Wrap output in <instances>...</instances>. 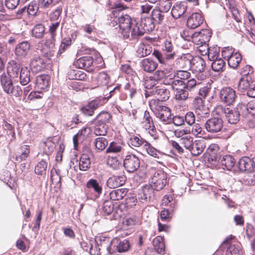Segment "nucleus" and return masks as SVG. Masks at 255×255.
Here are the masks:
<instances>
[{"label": "nucleus", "instance_id": "nucleus-1", "mask_svg": "<svg viewBox=\"0 0 255 255\" xmlns=\"http://www.w3.org/2000/svg\"><path fill=\"white\" fill-rule=\"evenodd\" d=\"M0 81L4 92L8 95L16 97L21 96L23 93L26 96L31 90V88L29 86L24 88L23 90H22L20 86L13 85L11 79L7 76L5 73H3L1 75Z\"/></svg>", "mask_w": 255, "mask_h": 255}, {"label": "nucleus", "instance_id": "nucleus-2", "mask_svg": "<svg viewBox=\"0 0 255 255\" xmlns=\"http://www.w3.org/2000/svg\"><path fill=\"white\" fill-rule=\"evenodd\" d=\"M243 101L239 103L236 108L231 109L228 108H224L222 106H219L217 110L224 113L228 122L231 124H237L240 119V117H246V108L243 104Z\"/></svg>", "mask_w": 255, "mask_h": 255}, {"label": "nucleus", "instance_id": "nucleus-3", "mask_svg": "<svg viewBox=\"0 0 255 255\" xmlns=\"http://www.w3.org/2000/svg\"><path fill=\"white\" fill-rule=\"evenodd\" d=\"M150 107L156 118L163 124L171 123V113L168 107L159 105L156 103L155 101L150 102Z\"/></svg>", "mask_w": 255, "mask_h": 255}, {"label": "nucleus", "instance_id": "nucleus-4", "mask_svg": "<svg viewBox=\"0 0 255 255\" xmlns=\"http://www.w3.org/2000/svg\"><path fill=\"white\" fill-rule=\"evenodd\" d=\"M187 31H184L181 33V36L186 40L192 41L195 44H201L207 43L210 40L211 37V31L207 29H203L198 32H195L191 35H186Z\"/></svg>", "mask_w": 255, "mask_h": 255}, {"label": "nucleus", "instance_id": "nucleus-5", "mask_svg": "<svg viewBox=\"0 0 255 255\" xmlns=\"http://www.w3.org/2000/svg\"><path fill=\"white\" fill-rule=\"evenodd\" d=\"M104 242L101 243L102 248H105L107 253L109 255L112 254L115 249L118 252L120 253L126 252L128 251L130 248V244L129 241L126 239L121 240L118 238L114 239L110 244L108 243L107 246L104 245Z\"/></svg>", "mask_w": 255, "mask_h": 255}, {"label": "nucleus", "instance_id": "nucleus-6", "mask_svg": "<svg viewBox=\"0 0 255 255\" xmlns=\"http://www.w3.org/2000/svg\"><path fill=\"white\" fill-rule=\"evenodd\" d=\"M238 89L240 91H247V96L255 98V80L249 74V72L240 79L238 84Z\"/></svg>", "mask_w": 255, "mask_h": 255}, {"label": "nucleus", "instance_id": "nucleus-7", "mask_svg": "<svg viewBox=\"0 0 255 255\" xmlns=\"http://www.w3.org/2000/svg\"><path fill=\"white\" fill-rule=\"evenodd\" d=\"M205 67L206 62L203 58L200 57H192L189 69L196 74V77L198 80H203L206 79V75L204 74Z\"/></svg>", "mask_w": 255, "mask_h": 255}, {"label": "nucleus", "instance_id": "nucleus-8", "mask_svg": "<svg viewBox=\"0 0 255 255\" xmlns=\"http://www.w3.org/2000/svg\"><path fill=\"white\" fill-rule=\"evenodd\" d=\"M166 174L161 170L156 171L150 178L149 182L151 187L156 191L162 190L167 183Z\"/></svg>", "mask_w": 255, "mask_h": 255}, {"label": "nucleus", "instance_id": "nucleus-9", "mask_svg": "<svg viewBox=\"0 0 255 255\" xmlns=\"http://www.w3.org/2000/svg\"><path fill=\"white\" fill-rule=\"evenodd\" d=\"M226 244L227 249V255H243L241 244L236 241L234 237L227 238L224 242Z\"/></svg>", "mask_w": 255, "mask_h": 255}, {"label": "nucleus", "instance_id": "nucleus-10", "mask_svg": "<svg viewBox=\"0 0 255 255\" xmlns=\"http://www.w3.org/2000/svg\"><path fill=\"white\" fill-rule=\"evenodd\" d=\"M237 98L236 91L230 87L222 88L219 94L221 102L227 105H233Z\"/></svg>", "mask_w": 255, "mask_h": 255}, {"label": "nucleus", "instance_id": "nucleus-11", "mask_svg": "<svg viewBox=\"0 0 255 255\" xmlns=\"http://www.w3.org/2000/svg\"><path fill=\"white\" fill-rule=\"evenodd\" d=\"M223 127V121L220 117L211 118L206 122L204 127L211 133H216L221 131Z\"/></svg>", "mask_w": 255, "mask_h": 255}, {"label": "nucleus", "instance_id": "nucleus-12", "mask_svg": "<svg viewBox=\"0 0 255 255\" xmlns=\"http://www.w3.org/2000/svg\"><path fill=\"white\" fill-rule=\"evenodd\" d=\"M123 164L128 172H133L139 167L140 160L134 154H129L126 156Z\"/></svg>", "mask_w": 255, "mask_h": 255}, {"label": "nucleus", "instance_id": "nucleus-13", "mask_svg": "<svg viewBox=\"0 0 255 255\" xmlns=\"http://www.w3.org/2000/svg\"><path fill=\"white\" fill-rule=\"evenodd\" d=\"M127 35L124 33H121L124 39H128L129 40H137L143 35L142 29H140L139 25L138 23L132 24V26L125 30Z\"/></svg>", "mask_w": 255, "mask_h": 255}, {"label": "nucleus", "instance_id": "nucleus-14", "mask_svg": "<svg viewBox=\"0 0 255 255\" xmlns=\"http://www.w3.org/2000/svg\"><path fill=\"white\" fill-rule=\"evenodd\" d=\"M117 20L118 21V26L120 28L119 32L121 33H124L125 35H127L126 30H127L130 26H132V24L135 23L132 20L131 17L128 14H122L119 15Z\"/></svg>", "mask_w": 255, "mask_h": 255}, {"label": "nucleus", "instance_id": "nucleus-15", "mask_svg": "<svg viewBox=\"0 0 255 255\" xmlns=\"http://www.w3.org/2000/svg\"><path fill=\"white\" fill-rule=\"evenodd\" d=\"M193 105L197 115H200L202 117L208 116L210 113V110L204 105L202 98L199 97L195 98L193 100Z\"/></svg>", "mask_w": 255, "mask_h": 255}, {"label": "nucleus", "instance_id": "nucleus-16", "mask_svg": "<svg viewBox=\"0 0 255 255\" xmlns=\"http://www.w3.org/2000/svg\"><path fill=\"white\" fill-rule=\"evenodd\" d=\"M154 190L150 185H146L139 190L138 199L142 202L151 201L154 197Z\"/></svg>", "mask_w": 255, "mask_h": 255}, {"label": "nucleus", "instance_id": "nucleus-17", "mask_svg": "<svg viewBox=\"0 0 255 255\" xmlns=\"http://www.w3.org/2000/svg\"><path fill=\"white\" fill-rule=\"evenodd\" d=\"M239 168L241 171L251 172L255 169L254 157L253 159L245 156L241 158L238 162Z\"/></svg>", "mask_w": 255, "mask_h": 255}, {"label": "nucleus", "instance_id": "nucleus-18", "mask_svg": "<svg viewBox=\"0 0 255 255\" xmlns=\"http://www.w3.org/2000/svg\"><path fill=\"white\" fill-rule=\"evenodd\" d=\"M21 67H23L21 66L19 62L13 60H10L7 63V72L8 75L7 76L9 78L10 77L18 78Z\"/></svg>", "mask_w": 255, "mask_h": 255}, {"label": "nucleus", "instance_id": "nucleus-19", "mask_svg": "<svg viewBox=\"0 0 255 255\" xmlns=\"http://www.w3.org/2000/svg\"><path fill=\"white\" fill-rule=\"evenodd\" d=\"M164 85H169L174 92L178 91V89H182L185 86V83L180 79L176 78L175 75H172L165 79Z\"/></svg>", "mask_w": 255, "mask_h": 255}, {"label": "nucleus", "instance_id": "nucleus-20", "mask_svg": "<svg viewBox=\"0 0 255 255\" xmlns=\"http://www.w3.org/2000/svg\"><path fill=\"white\" fill-rule=\"evenodd\" d=\"M55 38L47 39L45 42L44 45L40 50L41 55L44 57L49 59L53 55V49L55 46Z\"/></svg>", "mask_w": 255, "mask_h": 255}, {"label": "nucleus", "instance_id": "nucleus-21", "mask_svg": "<svg viewBox=\"0 0 255 255\" xmlns=\"http://www.w3.org/2000/svg\"><path fill=\"white\" fill-rule=\"evenodd\" d=\"M30 45L28 41H23L17 45L15 48V54L19 59H23L28 55Z\"/></svg>", "mask_w": 255, "mask_h": 255}, {"label": "nucleus", "instance_id": "nucleus-22", "mask_svg": "<svg viewBox=\"0 0 255 255\" xmlns=\"http://www.w3.org/2000/svg\"><path fill=\"white\" fill-rule=\"evenodd\" d=\"M187 7V5L186 2H176L171 9L172 16L175 19L179 18L185 13Z\"/></svg>", "mask_w": 255, "mask_h": 255}, {"label": "nucleus", "instance_id": "nucleus-23", "mask_svg": "<svg viewBox=\"0 0 255 255\" xmlns=\"http://www.w3.org/2000/svg\"><path fill=\"white\" fill-rule=\"evenodd\" d=\"M192 59V55L190 54H183L182 56L177 58L175 63L179 68L189 69L191 67V62Z\"/></svg>", "mask_w": 255, "mask_h": 255}, {"label": "nucleus", "instance_id": "nucleus-24", "mask_svg": "<svg viewBox=\"0 0 255 255\" xmlns=\"http://www.w3.org/2000/svg\"><path fill=\"white\" fill-rule=\"evenodd\" d=\"M203 22V18L199 12L193 13L187 19V25L189 28L194 29L200 26Z\"/></svg>", "mask_w": 255, "mask_h": 255}, {"label": "nucleus", "instance_id": "nucleus-25", "mask_svg": "<svg viewBox=\"0 0 255 255\" xmlns=\"http://www.w3.org/2000/svg\"><path fill=\"white\" fill-rule=\"evenodd\" d=\"M126 144L123 142L113 141L110 143L106 149L107 153H124L126 151Z\"/></svg>", "mask_w": 255, "mask_h": 255}, {"label": "nucleus", "instance_id": "nucleus-26", "mask_svg": "<svg viewBox=\"0 0 255 255\" xmlns=\"http://www.w3.org/2000/svg\"><path fill=\"white\" fill-rule=\"evenodd\" d=\"M126 177L124 175L113 176L107 182V186L110 188H115L122 186L125 183Z\"/></svg>", "mask_w": 255, "mask_h": 255}, {"label": "nucleus", "instance_id": "nucleus-27", "mask_svg": "<svg viewBox=\"0 0 255 255\" xmlns=\"http://www.w3.org/2000/svg\"><path fill=\"white\" fill-rule=\"evenodd\" d=\"M218 162H220L224 169L226 168L228 170H231L234 166L236 160L232 155H225L221 156L219 158Z\"/></svg>", "mask_w": 255, "mask_h": 255}, {"label": "nucleus", "instance_id": "nucleus-28", "mask_svg": "<svg viewBox=\"0 0 255 255\" xmlns=\"http://www.w3.org/2000/svg\"><path fill=\"white\" fill-rule=\"evenodd\" d=\"M155 23L152 17H147L141 19L139 26L140 29L143 30V34L145 32H150L152 31L155 28Z\"/></svg>", "mask_w": 255, "mask_h": 255}, {"label": "nucleus", "instance_id": "nucleus-29", "mask_svg": "<svg viewBox=\"0 0 255 255\" xmlns=\"http://www.w3.org/2000/svg\"><path fill=\"white\" fill-rule=\"evenodd\" d=\"M206 147L205 142L203 140H196L193 142L189 151L194 156H197L202 153Z\"/></svg>", "mask_w": 255, "mask_h": 255}, {"label": "nucleus", "instance_id": "nucleus-30", "mask_svg": "<svg viewBox=\"0 0 255 255\" xmlns=\"http://www.w3.org/2000/svg\"><path fill=\"white\" fill-rule=\"evenodd\" d=\"M153 92L159 101H165L169 98L170 92L163 86H156Z\"/></svg>", "mask_w": 255, "mask_h": 255}, {"label": "nucleus", "instance_id": "nucleus-31", "mask_svg": "<svg viewBox=\"0 0 255 255\" xmlns=\"http://www.w3.org/2000/svg\"><path fill=\"white\" fill-rule=\"evenodd\" d=\"M91 132V129L89 127H84L80 130L73 137L74 146L76 147L77 146L79 140L82 141L86 138Z\"/></svg>", "mask_w": 255, "mask_h": 255}, {"label": "nucleus", "instance_id": "nucleus-32", "mask_svg": "<svg viewBox=\"0 0 255 255\" xmlns=\"http://www.w3.org/2000/svg\"><path fill=\"white\" fill-rule=\"evenodd\" d=\"M141 66L144 71L151 73L157 68L158 64L153 60L148 58L142 60Z\"/></svg>", "mask_w": 255, "mask_h": 255}, {"label": "nucleus", "instance_id": "nucleus-33", "mask_svg": "<svg viewBox=\"0 0 255 255\" xmlns=\"http://www.w3.org/2000/svg\"><path fill=\"white\" fill-rule=\"evenodd\" d=\"M45 66L44 60L39 56H35L31 60L30 67L36 72L41 71L45 68Z\"/></svg>", "mask_w": 255, "mask_h": 255}, {"label": "nucleus", "instance_id": "nucleus-34", "mask_svg": "<svg viewBox=\"0 0 255 255\" xmlns=\"http://www.w3.org/2000/svg\"><path fill=\"white\" fill-rule=\"evenodd\" d=\"M30 152L29 146L28 145H21L18 149L16 155V160L20 162L25 160L29 155Z\"/></svg>", "mask_w": 255, "mask_h": 255}, {"label": "nucleus", "instance_id": "nucleus-35", "mask_svg": "<svg viewBox=\"0 0 255 255\" xmlns=\"http://www.w3.org/2000/svg\"><path fill=\"white\" fill-rule=\"evenodd\" d=\"M152 51V48L149 45L140 43L136 51V55L139 57H143L149 55Z\"/></svg>", "mask_w": 255, "mask_h": 255}, {"label": "nucleus", "instance_id": "nucleus-36", "mask_svg": "<svg viewBox=\"0 0 255 255\" xmlns=\"http://www.w3.org/2000/svg\"><path fill=\"white\" fill-rule=\"evenodd\" d=\"M204 47L206 48V51L205 54L208 55L209 60L213 61L218 58L220 52L219 47L216 46L215 47H209L208 45H205Z\"/></svg>", "mask_w": 255, "mask_h": 255}, {"label": "nucleus", "instance_id": "nucleus-37", "mask_svg": "<svg viewBox=\"0 0 255 255\" xmlns=\"http://www.w3.org/2000/svg\"><path fill=\"white\" fill-rule=\"evenodd\" d=\"M93 63V58L90 56L82 57L77 60L76 64L79 68H88Z\"/></svg>", "mask_w": 255, "mask_h": 255}, {"label": "nucleus", "instance_id": "nucleus-38", "mask_svg": "<svg viewBox=\"0 0 255 255\" xmlns=\"http://www.w3.org/2000/svg\"><path fill=\"white\" fill-rule=\"evenodd\" d=\"M165 13L157 8L152 10L151 17L155 24H161L164 22Z\"/></svg>", "mask_w": 255, "mask_h": 255}, {"label": "nucleus", "instance_id": "nucleus-39", "mask_svg": "<svg viewBox=\"0 0 255 255\" xmlns=\"http://www.w3.org/2000/svg\"><path fill=\"white\" fill-rule=\"evenodd\" d=\"M155 251L158 254H161L165 251V245L163 239L161 236L155 237L152 241Z\"/></svg>", "mask_w": 255, "mask_h": 255}, {"label": "nucleus", "instance_id": "nucleus-40", "mask_svg": "<svg viewBox=\"0 0 255 255\" xmlns=\"http://www.w3.org/2000/svg\"><path fill=\"white\" fill-rule=\"evenodd\" d=\"M30 73L26 67H21L18 78L22 85H27L30 81Z\"/></svg>", "mask_w": 255, "mask_h": 255}, {"label": "nucleus", "instance_id": "nucleus-41", "mask_svg": "<svg viewBox=\"0 0 255 255\" xmlns=\"http://www.w3.org/2000/svg\"><path fill=\"white\" fill-rule=\"evenodd\" d=\"M242 59L241 54L239 52H235L231 57L229 58L228 60V65L233 69H236L241 63Z\"/></svg>", "mask_w": 255, "mask_h": 255}, {"label": "nucleus", "instance_id": "nucleus-42", "mask_svg": "<svg viewBox=\"0 0 255 255\" xmlns=\"http://www.w3.org/2000/svg\"><path fill=\"white\" fill-rule=\"evenodd\" d=\"M90 165L91 159L90 156L87 154H82L79 160V169L82 171H87L90 167Z\"/></svg>", "mask_w": 255, "mask_h": 255}, {"label": "nucleus", "instance_id": "nucleus-43", "mask_svg": "<svg viewBox=\"0 0 255 255\" xmlns=\"http://www.w3.org/2000/svg\"><path fill=\"white\" fill-rule=\"evenodd\" d=\"M127 193V190L125 188H121L113 190L110 193V197L112 200L118 201L123 199Z\"/></svg>", "mask_w": 255, "mask_h": 255}, {"label": "nucleus", "instance_id": "nucleus-44", "mask_svg": "<svg viewBox=\"0 0 255 255\" xmlns=\"http://www.w3.org/2000/svg\"><path fill=\"white\" fill-rule=\"evenodd\" d=\"M152 54L157 58L159 62L162 64H166L168 61L173 59V54H164L163 56L159 51L154 50Z\"/></svg>", "mask_w": 255, "mask_h": 255}, {"label": "nucleus", "instance_id": "nucleus-45", "mask_svg": "<svg viewBox=\"0 0 255 255\" xmlns=\"http://www.w3.org/2000/svg\"><path fill=\"white\" fill-rule=\"evenodd\" d=\"M45 28L44 25L42 24H37L35 25L31 31L32 36L35 38H42L45 34Z\"/></svg>", "mask_w": 255, "mask_h": 255}, {"label": "nucleus", "instance_id": "nucleus-46", "mask_svg": "<svg viewBox=\"0 0 255 255\" xmlns=\"http://www.w3.org/2000/svg\"><path fill=\"white\" fill-rule=\"evenodd\" d=\"M145 142H147V141L142 138L140 136L130 135L128 144L131 146L139 147L141 145L144 146Z\"/></svg>", "mask_w": 255, "mask_h": 255}, {"label": "nucleus", "instance_id": "nucleus-47", "mask_svg": "<svg viewBox=\"0 0 255 255\" xmlns=\"http://www.w3.org/2000/svg\"><path fill=\"white\" fill-rule=\"evenodd\" d=\"M95 124L94 133L98 135H105L108 129V126L106 124H101L94 122Z\"/></svg>", "mask_w": 255, "mask_h": 255}, {"label": "nucleus", "instance_id": "nucleus-48", "mask_svg": "<svg viewBox=\"0 0 255 255\" xmlns=\"http://www.w3.org/2000/svg\"><path fill=\"white\" fill-rule=\"evenodd\" d=\"M35 83L38 89H45L49 85V77L47 75H39L37 77Z\"/></svg>", "mask_w": 255, "mask_h": 255}, {"label": "nucleus", "instance_id": "nucleus-49", "mask_svg": "<svg viewBox=\"0 0 255 255\" xmlns=\"http://www.w3.org/2000/svg\"><path fill=\"white\" fill-rule=\"evenodd\" d=\"M112 119L111 115L107 112H102L96 117L94 122L107 125Z\"/></svg>", "mask_w": 255, "mask_h": 255}, {"label": "nucleus", "instance_id": "nucleus-50", "mask_svg": "<svg viewBox=\"0 0 255 255\" xmlns=\"http://www.w3.org/2000/svg\"><path fill=\"white\" fill-rule=\"evenodd\" d=\"M211 67L215 72H223L225 68V62L221 58H219L213 61Z\"/></svg>", "mask_w": 255, "mask_h": 255}, {"label": "nucleus", "instance_id": "nucleus-51", "mask_svg": "<svg viewBox=\"0 0 255 255\" xmlns=\"http://www.w3.org/2000/svg\"><path fill=\"white\" fill-rule=\"evenodd\" d=\"M172 4L171 0H158L157 8L164 12H167L171 8Z\"/></svg>", "mask_w": 255, "mask_h": 255}, {"label": "nucleus", "instance_id": "nucleus-52", "mask_svg": "<svg viewBox=\"0 0 255 255\" xmlns=\"http://www.w3.org/2000/svg\"><path fill=\"white\" fill-rule=\"evenodd\" d=\"M94 144L97 150L102 151L108 146V141L105 137H99L95 139Z\"/></svg>", "mask_w": 255, "mask_h": 255}, {"label": "nucleus", "instance_id": "nucleus-53", "mask_svg": "<svg viewBox=\"0 0 255 255\" xmlns=\"http://www.w3.org/2000/svg\"><path fill=\"white\" fill-rule=\"evenodd\" d=\"M47 163L43 159L37 163L35 167V172L37 175H43L46 173Z\"/></svg>", "mask_w": 255, "mask_h": 255}, {"label": "nucleus", "instance_id": "nucleus-54", "mask_svg": "<svg viewBox=\"0 0 255 255\" xmlns=\"http://www.w3.org/2000/svg\"><path fill=\"white\" fill-rule=\"evenodd\" d=\"M175 98L178 101H185L189 96V90L184 86L182 89H178V91L174 93Z\"/></svg>", "mask_w": 255, "mask_h": 255}, {"label": "nucleus", "instance_id": "nucleus-55", "mask_svg": "<svg viewBox=\"0 0 255 255\" xmlns=\"http://www.w3.org/2000/svg\"><path fill=\"white\" fill-rule=\"evenodd\" d=\"M172 74H168L162 70H157L156 71L154 74L151 76V79H153L154 80H156L157 82L158 81H163V84H164V82L165 79L168 78L170 76H172Z\"/></svg>", "mask_w": 255, "mask_h": 255}, {"label": "nucleus", "instance_id": "nucleus-56", "mask_svg": "<svg viewBox=\"0 0 255 255\" xmlns=\"http://www.w3.org/2000/svg\"><path fill=\"white\" fill-rule=\"evenodd\" d=\"M110 80V77L109 75L105 72L99 73L97 77V83L101 86L107 85L109 83Z\"/></svg>", "mask_w": 255, "mask_h": 255}, {"label": "nucleus", "instance_id": "nucleus-57", "mask_svg": "<svg viewBox=\"0 0 255 255\" xmlns=\"http://www.w3.org/2000/svg\"><path fill=\"white\" fill-rule=\"evenodd\" d=\"M179 140V143L183 145L186 149L189 150L193 145V138L190 135H185L182 137Z\"/></svg>", "mask_w": 255, "mask_h": 255}, {"label": "nucleus", "instance_id": "nucleus-58", "mask_svg": "<svg viewBox=\"0 0 255 255\" xmlns=\"http://www.w3.org/2000/svg\"><path fill=\"white\" fill-rule=\"evenodd\" d=\"M143 147L146 150L147 153L149 155L155 158H159L160 152L158 150L155 149L154 147H153L149 142H148V141H147V142H145Z\"/></svg>", "mask_w": 255, "mask_h": 255}, {"label": "nucleus", "instance_id": "nucleus-59", "mask_svg": "<svg viewBox=\"0 0 255 255\" xmlns=\"http://www.w3.org/2000/svg\"><path fill=\"white\" fill-rule=\"evenodd\" d=\"M86 187L88 188H93L99 195L101 193L102 191V187L99 185L96 179H90L87 183Z\"/></svg>", "mask_w": 255, "mask_h": 255}, {"label": "nucleus", "instance_id": "nucleus-60", "mask_svg": "<svg viewBox=\"0 0 255 255\" xmlns=\"http://www.w3.org/2000/svg\"><path fill=\"white\" fill-rule=\"evenodd\" d=\"M142 124L143 128L146 129H147V128H151V127L154 126L152 118L150 115L149 112L145 111L144 112Z\"/></svg>", "mask_w": 255, "mask_h": 255}, {"label": "nucleus", "instance_id": "nucleus-61", "mask_svg": "<svg viewBox=\"0 0 255 255\" xmlns=\"http://www.w3.org/2000/svg\"><path fill=\"white\" fill-rule=\"evenodd\" d=\"M127 94H128L130 99L133 98L137 94V89L133 83H127L125 86Z\"/></svg>", "mask_w": 255, "mask_h": 255}, {"label": "nucleus", "instance_id": "nucleus-62", "mask_svg": "<svg viewBox=\"0 0 255 255\" xmlns=\"http://www.w3.org/2000/svg\"><path fill=\"white\" fill-rule=\"evenodd\" d=\"M241 182L246 185H254L255 184V175L252 173L247 174L244 176L241 180Z\"/></svg>", "mask_w": 255, "mask_h": 255}, {"label": "nucleus", "instance_id": "nucleus-63", "mask_svg": "<svg viewBox=\"0 0 255 255\" xmlns=\"http://www.w3.org/2000/svg\"><path fill=\"white\" fill-rule=\"evenodd\" d=\"M60 0H38V5L42 8H49L58 3Z\"/></svg>", "mask_w": 255, "mask_h": 255}, {"label": "nucleus", "instance_id": "nucleus-64", "mask_svg": "<svg viewBox=\"0 0 255 255\" xmlns=\"http://www.w3.org/2000/svg\"><path fill=\"white\" fill-rule=\"evenodd\" d=\"M246 108V116L249 114L252 116H255V100L249 102L247 104L243 103Z\"/></svg>", "mask_w": 255, "mask_h": 255}]
</instances>
